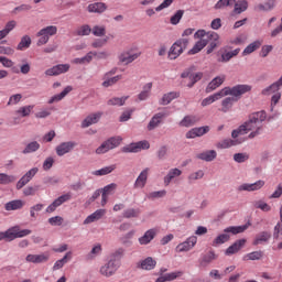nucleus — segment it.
<instances>
[{
  "label": "nucleus",
  "instance_id": "obj_1",
  "mask_svg": "<svg viewBox=\"0 0 282 282\" xmlns=\"http://www.w3.org/2000/svg\"><path fill=\"white\" fill-rule=\"evenodd\" d=\"M252 91V86L250 85H236L234 87H225L218 93L203 99L202 107H208V105H213L216 100H220L224 96H243V94H248Z\"/></svg>",
  "mask_w": 282,
  "mask_h": 282
},
{
  "label": "nucleus",
  "instance_id": "obj_2",
  "mask_svg": "<svg viewBox=\"0 0 282 282\" xmlns=\"http://www.w3.org/2000/svg\"><path fill=\"white\" fill-rule=\"evenodd\" d=\"M265 118H268V115L263 110L251 113L249 120L241 124V127H245V134L248 133V131H254V129L261 130V123L265 122Z\"/></svg>",
  "mask_w": 282,
  "mask_h": 282
},
{
  "label": "nucleus",
  "instance_id": "obj_3",
  "mask_svg": "<svg viewBox=\"0 0 282 282\" xmlns=\"http://www.w3.org/2000/svg\"><path fill=\"white\" fill-rule=\"evenodd\" d=\"M189 40L186 37L178 39L169 51V58L175 61L181 54H184V50L188 47Z\"/></svg>",
  "mask_w": 282,
  "mask_h": 282
},
{
  "label": "nucleus",
  "instance_id": "obj_4",
  "mask_svg": "<svg viewBox=\"0 0 282 282\" xmlns=\"http://www.w3.org/2000/svg\"><path fill=\"white\" fill-rule=\"evenodd\" d=\"M197 67L189 66L186 68L182 74L181 78H188L191 80L189 84H187V87L191 89L192 87H195V84L199 83L202 78H204V73L197 72Z\"/></svg>",
  "mask_w": 282,
  "mask_h": 282
},
{
  "label": "nucleus",
  "instance_id": "obj_5",
  "mask_svg": "<svg viewBox=\"0 0 282 282\" xmlns=\"http://www.w3.org/2000/svg\"><path fill=\"white\" fill-rule=\"evenodd\" d=\"M120 142H122V138L120 137H111L107 141H105L99 148L96 149V153L101 155L102 153H107V151H111V149H116L120 147Z\"/></svg>",
  "mask_w": 282,
  "mask_h": 282
},
{
  "label": "nucleus",
  "instance_id": "obj_6",
  "mask_svg": "<svg viewBox=\"0 0 282 282\" xmlns=\"http://www.w3.org/2000/svg\"><path fill=\"white\" fill-rule=\"evenodd\" d=\"M149 141H139L137 143H130L121 149L122 153H139L142 149H150Z\"/></svg>",
  "mask_w": 282,
  "mask_h": 282
},
{
  "label": "nucleus",
  "instance_id": "obj_7",
  "mask_svg": "<svg viewBox=\"0 0 282 282\" xmlns=\"http://www.w3.org/2000/svg\"><path fill=\"white\" fill-rule=\"evenodd\" d=\"M39 173V167H32L29 170L17 183L15 188L17 191H21L23 186H26V184H30L32 182V178Z\"/></svg>",
  "mask_w": 282,
  "mask_h": 282
},
{
  "label": "nucleus",
  "instance_id": "obj_8",
  "mask_svg": "<svg viewBox=\"0 0 282 282\" xmlns=\"http://www.w3.org/2000/svg\"><path fill=\"white\" fill-rule=\"evenodd\" d=\"M117 270H118V262L116 260H110L100 268V274H102V276H113Z\"/></svg>",
  "mask_w": 282,
  "mask_h": 282
},
{
  "label": "nucleus",
  "instance_id": "obj_9",
  "mask_svg": "<svg viewBox=\"0 0 282 282\" xmlns=\"http://www.w3.org/2000/svg\"><path fill=\"white\" fill-rule=\"evenodd\" d=\"M140 57V53H133L132 51H123L119 56V63L129 65Z\"/></svg>",
  "mask_w": 282,
  "mask_h": 282
},
{
  "label": "nucleus",
  "instance_id": "obj_10",
  "mask_svg": "<svg viewBox=\"0 0 282 282\" xmlns=\"http://www.w3.org/2000/svg\"><path fill=\"white\" fill-rule=\"evenodd\" d=\"M72 199V195L69 194H64L56 198L51 205L47 206L46 213L52 214L58 208V206H63L65 202H69Z\"/></svg>",
  "mask_w": 282,
  "mask_h": 282
},
{
  "label": "nucleus",
  "instance_id": "obj_11",
  "mask_svg": "<svg viewBox=\"0 0 282 282\" xmlns=\"http://www.w3.org/2000/svg\"><path fill=\"white\" fill-rule=\"evenodd\" d=\"M69 72V64H58L45 70V76H59Z\"/></svg>",
  "mask_w": 282,
  "mask_h": 282
},
{
  "label": "nucleus",
  "instance_id": "obj_12",
  "mask_svg": "<svg viewBox=\"0 0 282 282\" xmlns=\"http://www.w3.org/2000/svg\"><path fill=\"white\" fill-rule=\"evenodd\" d=\"M210 131V127L204 126L198 128H193L189 131L186 132L187 140L195 139V138H202V135H206Z\"/></svg>",
  "mask_w": 282,
  "mask_h": 282
},
{
  "label": "nucleus",
  "instance_id": "obj_13",
  "mask_svg": "<svg viewBox=\"0 0 282 282\" xmlns=\"http://www.w3.org/2000/svg\"><path fill=\"white\" fill-rule=\"evenodd\" d=\"M197 243V237L192 236L186 241L180 243L176 247L177 252H188V250H193L195 245Z\"/></svg>",
  "mask_w": 282,
  "mask_h": 282
},
{
  "label": "nucleus",
  "instance_id": "obj_14",
  "mask_svg": "<svg viewBox=\"0 0 282 282\" xmlns=\"http://www.w3.org/2000/svg\"><path fill=\"white\" fill-rule=\"evenodd\" d=\"M241 96L242 95L225 98L221 101V108L219 109V111H221L223 113H228V111L232 109V105H235V102H237L241 98Z\"/></svg>",
  "mask_w": 282,
  "mask_h": 282
},
{
  "label": "nucleus",
  "instance_id": "obj_15",
  "mask_svg": "<svg viewBox=\"0 0 282 282\" xmlns=\"http://www.w3.org/2000/svg\"><path fill=\"white\" fill-rule=\"evenodd\" d=\"M100 118H102V112L89 115L82 121V129H87V127H91V124H97Z\"/></svg>",
  "mask_w": 282,
  "mask_h": 282
},
{
  "label": "nucleus",
  "instance_id": "obj_16",
  "mask_svg": "<svg viewBox=\"0 0 282 282\" xmlns=\"http://www.w3.org/2000/svg\"><path fill=\"white\" fill-rule=\"evenodd\" d=\"M263 186H265V182L260 180V181H257L256 183H251V184L245 183L238 187V191H248V192L261 191V188H263Z\"/></svg>",
  "mask_w": 282,
  "mask_h": 282
},
{
  "label": "nucleus",
  "instance_id": "obj_17",
  "mask_svg": "<svg viewBox=\"0 0 282 282\" xmlns=\"http://www.w3.org/2000/svg\"><path fill=\"white\" fill-rule=\"evenodd\" d=\"M246 246V239H239L236 240L231 246H229L227 248V250L225 251V254H227V257H230V254H237V252H239V250H241V248H243Z\"/></svg>",
  "mask_w": 282,
  "mask_h": 282
},
{
  "label": "nucleus",
  "instance_id": "obj_18",
  "mask_svg": "<svg viewBox=\"0 0 282 282\" xmlns=\"http://www.w3.org/2000/svg\"><path fill=\"white\" fill-rule=\"evenodd\" d=\"M165 116L166 115L163 112L155 113L148 124V131H153V129H158V127L162 124V120H164Z\"/></svg>",
  "mask_w": 282,
  "mask_h": 282
},
{
  "label": "nucleus",
  "instance_id": "obj_19",
  "mask_svg": "<svg viewBox=\"0 0 282 282\" xmlns=\"http://www.w3.org/2000/svg\"><path fill=\"white\" fill-rule=\"evenodd\" d=\"M226 82V76H217L215 77L206 87V94H210V91H215L218 87H221Z\"/></svg>",
  "mask_w": 282,
  "mask_h": 282
},
{
  "label": "nucleus",
  "instance_id": "obj_20",
  "mask_svg": "<svg viewBox=\"0 0 282 282\" xmlns=\"http://www.w3.org/2000/svg\"><path fill=\"white\" fill-rule=\"evenodd\" d=\"M147 180H149V167L144 169L134 182V188H144L147 186Z\"/></svg>",
  "mask_w": 282,
  "mask_h": 282
},
{
  "label": "nucleus",
  "instance_id": "obj_21",
  "mask_svg": "<svg viewBox=\"0 0 282 282\" xmlns=\"http://www.w3.org/2000/svg\"><path fill=\"white\" fill-rule=\"evenodd\" d=\"M74 147H76V143H74L72 141L63 142L56 147V153H57V155L63 156L66 153H69V151H72V149H74Z\"/></svg>",
  "mask_w": 282,
  "mask_h": 282
},
{
  "label": "nucleus",
  "instance_id": "obj_22",
  "mask_svg": "<svg viewBox=\"0 0 282 282\" xmlns=\"http://www.w3.org/2000/svg\"><path fill=\"white\" fill-rule=\"evenodd\" d=\"M217 259V254H215V251H209L208 253L204 254L202 259L199 260V268H208L213 261Z\"/></svg>",
  "mask_w": 282,
  "mask_h": 282
},
{
  "label": "nucleus",
  "instance_id": "obj_23",
  "mask_svg": "<svg viewBox=\"0 0 282 282\" xmlns=\"http://www.w3.org/2000/svg\"><path fill=\"white\" fill-rule=\"evenodd\" d=\"M50 260V254L42 253V254H28L26 261L29 263H45V261Z\"/></svg>",
  "mask_w": 282,
  "mask_h": 282
},
{
  "label": "nucleus",
  "instance_id": "obj_24",
  "mask_svg": "<svg viewBox=\"0 0 282 282\" xmlns=\"http://www.w3.org/2000/svg\"><path fill=\"white\" fill-rule=\"evenodd\" d=\"M199 117L194 115H188L183 118V120L180 121V127H194V124H197L199 122Z\"/></svg>",
  "mask_w": 282,
  "mask_h": 282
},
{
  "label": "nucleus",
  "instance_id": "obj_25",
  "mask_svg": "<svg viewBox=\"0 0 282 282\" xmlns=\"http://www.w3.org/2000/svg\"><path fill=\"white\" fill-rule=\"evenodd\" d=\"M153 239H155V229H150V230L145 231L142 237L139 238V243L141 246H147V245L151 243V241H153Z\"/></svg>",
  "mask_w": 282,
  "mask_h": 282
},
{
  "label": "nucleus",
  "instance_id": "obj_26",
  "mask_svg": "<svg viewBox=\"0 0 282 282\" xmlns=\"http://www.w3.org/2000/svg\"><path fill=\"white\" fill-rule=\"evenodd\" d=\"M207 39H213V42L209 43V45L207 46V54H213V52H215V48L218 47L219 43H217V41H219V34L213 32L207 33Z\"/></svg>",
  "mask_w": 282,
  "mask_h": 282
},
{
  "label": "nucleus",
  "instance_id": "obj_27",
  "mask_svg": "<svg viewBox=\"0 0 282 282\" xmlns=\"http://www.w3.org/2000/svg\"><path fill=\"white\" fill-rule=\"evenodd\" d=\"M206 45H208V40H206V39H200L199 41H197V42L195 43V45L193 46V48L187 52V54H188L189 56H193V55H195V54H199V51H200V50H204V47H206Z\"/></svg>",
  "mask_w": 282,
  "mask_h": 282
},
{
  "label": "nucleus",
  "instance_id": "obj_28",
  "mask_svg": "<svg viewBox=\"0 0 282 282\" xmlns=\"http://www.w3.org/2000/svg\"><path fill=\"white\" fill-rule=\"evenodd\" d=\"M88 12H95L97 14H102L107 10V4L105 2H95L88 6Z\"/></svg>",
  "mask_w": 282,
  "mask_h": 282
},
{
  "label": "nucleus",
  "instance_id": "obj_29",
  "mask_svg": "<svg viewBox=\"0 0 282 282\" xmlns=\"http://www.w3.org/2000/svg\"><path fill=\"white\" fill-rule=\"evenodd\" d=\"M107 212L105 209H97L95 213L89 215L85 220L84 224H94V221H98V219H102L104 215Z\"/></svg>",
  "mask_w": 282,
  "mask_h": 282
},
{
  "label": "nucleus",
  "instance_id": "obj_30",
  "mask_svg": "<svg viewBox=\"0 0 282 282\" xmlns=\"http://www.w3.org/2000/svg\"><path fill=\"white\" fill-rule=\"evenodd\" d=\"M239 52H241V48L223 53L221 57L218 58V63H228L231 58H235V56H239Z\"/></svg>",
  "mask_w": 282,
  "mask_h": 282
},
{
  "label": "nucleus",
  "instance_id": "obj_31",
  "mask_svg": "<svg viewBox=\"0 0 282 282\" xmlns=\"http://www.w3.org/2000/svg\"><path fill=\"white\" fill-rule=\"evenodd\" d=\"M216 158L217 151L215 150H209L197 154V159L203 160L204 162H213V160H215Z\"/></svg>",
  "mask_w": 282,
  "mask_h": 282
},
{
  "label": "nucleus",
  "instance_id": "obj_32",
  "mask_svg": "<svg viewBox=\"0 0 282 282\" xmlns=\"http://www.w3.org/2000/svg\"><path fill=\"white\" fill-rule=\"evenodd\" d=\"M158 262L152 258L148 257L140 263L141 270H154Z\"/></svg>",
  "mask_w": 282,
  "mask_h": 282
},
{
  "label": "nucleus",
  "instance_id": "obj_33",
  "mask_svg": "<svg viewBox=\"0 0 282 282\" xmlns=\"http://www.w3.org/2000/svg\"><path fill=\"white\" fill-rule=\"evenodd\" d=\"M182 175V171L177 167L170 170L167 175L164 177V184L165 186H169L171 184V181L175 180V177H180Z\"/></svg>",
  "mask_w": 282,
  "mask_h": 282
},
{
  "label": "nucleus",
  "instance_id": "obj_34",
  "mask_svg": "<svg viewBox=\"0 0 282 282\" xmlns=\"http://www.w3.org/2000/svg\"><path fill=\"white\" fill-rule=\"evenodd\" d=\"M72 89H74L72 86H67L62 93L51 97V99L48 100V105H54V102H59V100H63V98H65V96H67V94H69Z\"/></svg>",
  "mask_w": 282,
  "mask_h": 282
},
{
  "label": "nucleus",
  "instance_id": "obj_35",
  "mask_svg": "<svg viewBox=\"0 0 282 282\" xmlns=\"http://www.w3.org/2000/svg\"><path fill=\"white\" fill-rule=\"evenodd\" d=\"M237 144H241V141H238V139H225L217 143V149H230V147H237Z\"/></svg>",
  "mask_w": 282,
  "mask_h": 282
},
{
  "label": "nucleus",
  "instance_id": "obj_36",
  "mask_svg": "<svg viewBox=\"0 0 282 282\" xmlns=\"http://www.w3.org/2000/svg\"><path fill=\"white\" fill-rule=\"evenodd\" d=\"M127 100H129V96L113 97L107 101V105H109L110 107H116V106L123 107V105H124V102H127Z\"/></svg>",
  "mask_w": 282,
  "mask_h": 282
},
{
  "label": "nucleus",
  "instance_id": "obj_37",
  "mask_svg": "<svg viewBox=\"0 0 282 282\" xmlns=\"http://www.w3.org/2000/svg\"><path fill=\"white\" fill-rule=\"evenodd\" d=\"M248 230V225L242 226H230L224 229V232H231V235H241Z\"/></svg>",
  "mask_w": 282,
  "mask_h": 282
},
{
  "label": "nucleus",
  "instance_id": "obj_38",
  "mask_svg": "<svg viewBox=\"0 0 282 282\" xmlns=\"http://www.w3.org/2000/svg\"><path fill=\"white\" fill-rule=\"evenodd\" d=\"M270 237H272V235L270 232L261 231L260 234L257 235V237L253 241V246H259V243L270 241Z\"/></svg>",
  "mask_w": 282,
  "mask_h": 282
},
{
  "label": "nucleus",
  "instance_id": "obj_39",
  "mask_svg": "<svg viewBox=\"0 0 282 282\" xmlns=\"http://www.w3.org/2000/svg\"><path fill=\"white\" fill-rule=\"evenodd\" d=\"M40 149L41 144L37 141H32L24 148L22 153L23 155H28L29 153H36Z\"/></svg>",
  "mask_w": 282,
  "mask_h": 282
},
{
  "label": "nucleus",
  "instance_id": "obj_40",
  "mask_svg": "<svg viewBox=\"0 0 282 282\" xmlns=\"http://www.w3.org/2000/svg\"><path fill=\"white\" fill-rule=\"evenodd\" d=\"M58 29L54 25L46 26L37 32V36H54Z\"/></svg>",
  "mask_w": 282,
  "mask_h": 282
},
{
  "label": "nucleus",
  "instance_id": "obj_41",
  "mask_svg": "<svg viewBox=\"0 0 282 282\" xmlns=\"http://www.w3.org/2000/svg\"><path fill=\"white\" fill-rule=\"evenodd\" d=\"M234 6H235L234 12L236 14H241V12H246V10H248V1L246 0H240L238 2L237 0H235Z\"/></svg>",
  "mask_w": 282,
  "mask_h": 282
},
{
  "label": "nucleus",
  "instance_id": "obj_42",
  "mask_svg": "<svg viewBox=\"0 0 282 282\" xmlns=\"http://www.w3.org/2000/svg\"><path fill=\"white\" fill-rule=\"evenodd\" d=\"M175 98H180V93L177 91L167 93L163 95L161 99V105H171V101L175 100Z\"/></svg>",
  "mask_w": 282,
  "mask_h": 282
},
{
  "label": "nucleus",
  "instance_id": "obj_43",
  "mask_svg": "<svg viewBox=\"0 0 282 282\" xmlns=\"http://www.w3.org/2000/svg\"><path fill=\"white\" fill-rule=\"evenodd\" d=\"M91 34V26L89 24H84L76 29L74 32L75 36H89Z\"/></svg>",
  "mask_w": 282,
  "mask_h": 282
},
{
  "label": "nucleus",
  "instance_id": "obj_44",
  "mask_svg": "<svg viewBox=\"0 0 282 282\" xmlns=\"http://www.w3.org/2000/svg\"><path fill=\"white\" fill-rule=\"evenodd\" d=\"M23 206V200L15 199L7 203L4 205L6 210H21V207Z\"/></svg>",
  "mask_w": 282,
  "mask_h": 282
},
{
  "label": "nucleus",
  "instance_id": "obj_45",
  "mask_svg": "<svg viewBox=\"0 0 282 282\" xmlns=\"http://www.w3.org/2000/svg\"><path fill=\"white\" fill-rule=\"evenodd\" d=\"M30 45H32V39L29 35H24L22 36L20 43L18 44L17 50L21 52L23 50H28Z\"/></svg>",
  "mask_w": 282,
  "mask_h": 282
},
{
  "label": "nucleus",
  "instance_id": "obj_46",
  "mask_svg": "<svg viewBox=\"0 0 282 282\" xmlns=\"http://www.w3.org/2000/svg\"><path fill=\"white\" fill-rule=\"evenodd\" d=\"M274 8V0H268L264 4L260 3L256 7L258 12H268Z\"/></svg>",
  "mask_w": 282,
  "mask_h": 282
},
{
  "label": "nucleus",
  "instance_id": "obj_47",
  "mask_svg": "<svg viewBox=\"0 0 282 282\" xmlns=\"http://www.w3.org/2000/svg\"><path fill=\"white\" fill-rule=\"evenodd\" d=\"M34 109V106H23V107H20L15 113L18 116H21V118H28V116H30V113H32Z\"/></svg>",
  "mask_w": 282,
  "mask_h": 282
},
{
  "label": "nucleus",
  "instance_id": "obj_48",
  "mask_svg": "<svg viewBox=\"0 0 282 282\" xmlns=\"http://www.w3.org/2000/svg\"><path fill=\"white\" fill-rule=\"evenodd\" d=\"M72 259V252H67L61 260H57L53 267V270H61L65 263Z\"/></svg>",
  "mask_w": 282,
  "mask_h": 282
},
{
  "label": "nucleus",
  "instance_id": "obj_49",
  "mask_svg": "<svg viewBox=\"0 0 282 282\" xmlns=\"http://www.w3.org/2000/svg\"><path fill=\"white\" fill-rule=\"evenodd\" d=\"M259 47H261V41H254L243 50V55L252 54V52H257Z\"/></svg>",
  "mask_w": 282,
  "mask_h": 282
},
{
  "label": "nucleus",
  "instance_id": "obj_50",
  "mask_svg": "<svg viewBox=\"0 0 282 282\" xmlns=\"http://www.w3.org/2000/svg\"><path fill=\"white\" fill-rule=\"evenodd\" d=\"M235 6V0H219L215 6L214 10H224V8Z\"/></svg>",
  "mask_w": 282,
  "mask_h": 282
},
{
  "label": "nucleus",
  "instance_id": "obj_51",
  "mask_svg": "<svg viewBox=\"0 0 282 282\" xmlns=\"http://www.w3.org/2000/svg\"><path fill=\"white\" fill-rule=\"evenodd\" d=\"M17 180V176L14 175H8L6 173H0V184L8 185L13 184V182Z\"/></svg>",
  "mask_w": 282,
  "mask_h": 282
},
{
  "label": "nucleus",
  "instance_id": "obj_52",
  "mask_svg": "<svg viewBox=\"0 0 282 282\" xmlns=\"http://www.w3.org/2000/svg\"><path fill=\"white\" fill-rule=\"evenodd\" d=\"M227 241H230V235L221 234L213 241L212 246H221V243H226Z\"/></svg>",
  "mask_w": 282,
  "mask_h": 282
},
{
  "label": "nucleus",
  "instance_id": "obj_53",
  "mask_svg": "<svg viewBox=\"0 0 282 282\" xmlns=\"http://www.w3.org/2000/svg\"><path fill=\"white\" fill-rule=\"evenodd\" d=\"M153 87L152 83H148L143 87V91H141L138 96L139 100H147L149 98V91H151V88Z\"/></svg>",
  "mask_w": 282,
  "mask_h": 282
},
{
  "label": "nucleus",
  "instance_id": "obj_54",
  "mask_svg": "<svg viewBox=\"0 0 282 282\" xmlns=\"http://www.w3.org/2000/svg\"><path fill=\"white\" fill-rule=\"evenodd\" d=\"M107 79L101 84L102 87H111L118 83V80H122V75H117L115 77H106Z\"/></svg>",
  "mask_w": 282,
  "mask_h": 282
},
{
  "label": "nucleus",
  "instance_id": "obj_55",
  "mask_svg": "<svg viewBox=\"0 0 282 282\" xmlns=\"http://www.w3.org/2000/svg\"><path fill=\"white\" fill-rule=\"evenodd\" d=\"M279 235H282V205L280 207V221L274 227V239H279Z\"/></svg>",
  "mask_w": 282,
  "mask_h": 282
},
{
  "label": "nucleus",
  "instance_id": "obj_56",
  "mask_svg": "<svg viewBox=\"0 0 282 282\" xmlns=\"http://www.w3.org/2000/svg\"><path fill=\"white\" fill-rule=\"evenodd\" d=\"M124 219H131L140 216V209L129 208L123 212Z\"/></svg>",
  "mask_w": 282,
  "mask_h": 282
},
{
  "label": "nucleus",
  "instance_id": "obj_57",
  "mask_svg": "<svg viewBox=\"0 0 282 282\" xmlns=\"http://www.w3.org/2000/svg\"><path fill=\"white\" fill-rule=\"evenodd\" d=\"M182 17H184V10H177L175 14L171 17L170 23L172 25H177L180 21H182Z\"/></svg>",
  "mask_w": 282,
  "mask_h": 282
},
{
  "label": "nucleus",
  "instance_id": "obj_58",
  "mask_svg": "<svg viewBox=\"0 0 282 282\" xmlns=\"http://www.w3.org/2000/svg\"><path fill=\"white\" fill-rule=\"evenodd\" d=\"M91 32L94 36H105V34H107V28H105V25H95Z\"/></svg>",
  "mask_w": 282,
  "mask_h": 282
},
{
  "label": "nucleus",
  "instance_id": "obj_59",
  "mask_svg": "<svg viewBox=\"0 0 282 282\" xmlns=\"http://www.w3.org/2000/svg\"><path fill=\"white\" fill-rule=\"evenodd\" d=\"M247 259L249 261H259L260 259H263V251H252L247 254Z\"/></svg>",
  "mask_w": 282,
  "mask_h": 282
},
{
  "label": "nucleus",
  "instance_id": "obj_60",
  "mask_svg": "<svg viewBox=\"0 0 282 282\" xmlns=\"http://www.w3.org/2000/svg\"><path fill=\"white\" fill-rule=\"evenodd\" d=\"M133 111H135V108L124 110L119 118V122H127L128 120H131Z\"/></svg>",
  "mask_w": 282,
  "mask_h": 282
},
{
  "label": "nucleus",
  "instance_id": "obj_61",
  "mask_svg": "<svg viewBox=\"0 0 282 282\" xmlns=\"http://www.w3.org/2000/svg\"><path fill=\"white\" fill-rule=\"evenodd\" d=\"M4 237L7 241H14V239H17V227L10 228L4 231Z\"/></svg>",
  "mask_w": 282,
  "mask_h": 282
},
{
  "label": "nucleus",
  "instance_id": "obj_62",
  "mask_svg": "<svg viewBox=\"0 0 282 282\" xmlns=\"http://www.w3.org/2000/svg\"><path fill=\"white\" fill-rule=\"evenodd\" d=\"M100 252H102V246L96 245L90 250L89 254L87 256V259H96V257H98Z\"/></svg>",
  "mask_w": 282,
  "mask_h": 282
},
{
  "label": "nucleus",
  "instance_id": "obj_63",
  "mask_svg": "<svg viewBox=\"0 0 282 282\" xmlns=\"http://www.w3.org/2000/svg\"><path fill=\"white\" fill-rule=\"evenodd\" d=\"M94 57L91 56V52L87 53L86 56L80 57V58H75L74 63H76V65H85V63H91V59Z\"/></svg>",
  "mask_w": 282,
  "mask_h": 282
},
{
  "label": "nucleus",
  "instance_id": "obj_64",
  "mask_svg": "<svg viewBox=\"0 0 282 282\" xmlns=\"http://www.w3.org/2000/svg\"><path fill=\"white\" fill-rule=\"evenodd\" d=\"M234 160L238 164H241L243 162H247V160H250V155H248L246 153H236V154H234Z\"/></svg>",
  "mask_w": 282,
  "mask_h": 282
}]
</instances>
